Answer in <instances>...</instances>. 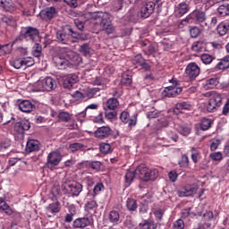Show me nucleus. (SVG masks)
Returning <instances> with one entry per match:
<instances>
[{"label": "nucleus", "mask_w": 229, "mask_h": 229, "mask_svg": "<svg viewBox=\"0 0 229 229\" xmlns=\"http://www.w3.org/2000/svg\"><path fill=\"white\" fill-rule=\"evenodd\" d=\"M53 62L57 69H67L70 64L73 65H80L82 59L80 55L69 50V48H57V54L54 55Z\"/></svg>", "instance_id": "1"}, {"label": "nucleus", "mask_w": 229, "mask_h": 229, "mask_svg": "<svg viewBox=\"0 0 229 229\" xmlns=\"http://www.w3.org/2000/svg\"><path fill=\"white\" fill-rule=\"evenodd\" d=\"M93 19L98 22H100V28L103 31H106L107 35H112V33L115 31L108 13H97L93 15Z\"/></svg>", "instance_id": "2"}, {"label": "nucleus", "mask_w": 229, "mask_h": 229, "mask_svg": "<svg viewBox=\"0 0 229 229\" xmlns=\"http://www.w3.org/2000/svg\"><path fill=\"white\" fill-rule=\"evenodd\" d=\"M55 89H56V80L53 79V77L39 79L34 83V90L36 92H51Z\"/></svg>", "instance_id": "3"}, {"label": "nucleus", "mask_w": 229, "mask_h": 229, "mask_svg": "<svg viewBox=\"0 0 229 229\" xmlns=\"http://www.w3.org/2000/svg\"><path fill=\"white\" fill-rule=\"evenodd\" d=\"M106 119L112 121L117 117V108H119V100L115 98H111L103 103Z\"/></svg>", "instance_id": "4"}, {"label": "nucleus", "mask_w": 229, "mask_h": 229, "mask_svg": "<svg viewBox=\"0 0 229 229\" xmlns=\"http://www.w3.org/2000/svg\"><path fill=\"white\" fill-rule=\"evenodd\" d=\"M62 191L64 194H71V196H80L83 191V185L76 181H66L62 185Z\"/></svg>", "instance_id": "5"}, {"label": "nucleus", "mask_w": 229, "mask_h": 229, "mask_svg": "<svg viewBox=\"0 0 229 229\" xmlns=\"http://www.w3.org/2000/svg\"><path fill=\"white\" fill-rule=\"evenodd\" d=\"M208 94L210 98L207 107L208 111L214 112V110L223 105V98H221V94L216 91H210Z\"/></svg>", "instance_id": "6"}, {"label": "nucleus", "mask_w": 229, "mask_h": 229, "mask_svg": "<svg viewBox=\"0 0 229 229\" xmlns=\"http://www.w3.org/2000/svg\"><path fill=\"white\" fill-rule=\"evenodd\" d=\"M170 83H173L174 86H168L165 88L163 91L164 98H175L182 92V88L178 87L180 82L176 79H171Z\"/></svg>", "instance_id": "7"}, {"label": "nucleus", "mask_w": 229, "mask_h": 229, "mask_svg": "<svg viewBox=\"0 0 229 229\" xmlns=\"http://www.w3.org/2000/svg\"><path fill=\"white\" fill-rule=\"evenodd\" d=\"M11 65L14 67V69H26V67H31L35 65V60L33 57H23V58H17L11 62Z\"/></svg>", "instance_id": "8"}, {"label": "nucleus", "mask_w": 229, "mask_h": 229, "mask_svg": "<svg viewBox=\"0 0 229 229\" xmlns=\"http://www.w3.org/2000/svg\"><path fill=\"white\" fill-rule=\"evenodd\" d=\"M62 162V154L58 151H52L47 157V167L53 169L55 165H58Z\"/></svg>", "instance_id": "9"}, {"label": "nucleus", "mask_w": 229, "mask_h": 229, "mask_svg": "<svg viewBox=\"0 0 229 229\" xmlns=\"http://www.w3.org/2000/svg\"><path fill=\"white\" fill-rule=\"evenodd\" d=\"M21 35L26 40H31V42H38V30L33 27H27L22 29Z\"/></svg>", "instance_id": "10"}, {"label": "nucleus", "mask_w": 229, "mask_h": 229, "mask_svg": "<svg viewBox=\"0 0 229 229\" xmlns=\"http://www.w3.org/2000/svg\"><path fill=\"white\" fill-rule=\"evenodd\" d=\"M201 69L196 63H190L185 69V74L189 80H194L199 76Z\"/></svg>", "instance_id": "11"}, {"label": "nucleus", "mask_w": 229, "mask_h": 229, "mask_svg": "<svg viewBox=\"0 0 229 229\" xmlns=\"http://www.w3.org/2000/svg\"><path fill=\"white\" fill-rule=\"evenodd\" d=\"M198 191V185L197 184H190L187 185L177 191V194L180 198H187L189 196H192L196 194Z\"/></svg>", "instance_id": "12"}, {"label": "nucleus", "mask_w": 229, "mask_h": 229, "mask_svg": "<svg viewBox=\"0 0 229 229\" xmlns=\"http://www.w3.org/2000/svg\"><path fill=\"white\" fill-rule=\"evenodd\" d=\"M155 3L153 2H148L146 3L145 4H143L140 8V13H138V15H140V17H142V19H148V17H149V15H151V13H153L154 10H155Z\"/></svg>", "instance_id": "13"}, {"label": "nucleus", "mask_w": 229, "mask_h": 229, "mask_svg": "<svg viewBox=\"0 0 229 229\" xmlns=\"http://www.w3.org/2000/svg\"><path fill=\"white\" fill-rule=\"evenodd\" d=\"M192 17H195L198 22H205V20L207 19L205 12L195 10L190 15H188V17H186L182 22H192Z\"/></svg>", "instance_id": "14"}, {"label": "nucleus", "mask_w": 229, "mask_h": 229, "mask_svg": "<svg viewBox=\"0 0 229 229\" xmlns=\"http://www.w3.org/2000/svg\"><path fill=\"white\" fill-rule=\"evenodd\" d=\"M91 225H92L91 218L81 217L73 221L72 226L73 228L85 229L87 228V226H90Z\"/></svg>", "instance_id": "15"}, {"label": "nucleus", "mask_w": 229, "mask_h": 229, "mask_svg": "<svg viewBox=\"0 0 229 229\" xmlns=\"http://www.w3.org/2000/svg\"><path fill=\"white\" fill-rule=\"evenodd\" d=\"M30 128H31V125L28 120L18 122L14 124V131H16L18 135H22V133L30 130Z\"/></svg>", "instance_id": "16"}, {"label": "nucleus", "mask_w": 229, "mask_h": 229, "mask_svg": "<svg viewBox=\"0 0 229 229\" xmlns=\"http://www.w3.org/2000/svg\"><path fill=\"white\" fill-rule=\"evenodd\" d=\"M190 10L191 7H189V4H187V2H182L175 6L174 13L176 17H182V15H185Z\"/></svg>", "instance_id": "17"}, {"label": "nucleus", "mask_w": 229, "mask_h": 229, "mask_svg": "<svg viewBox=\"0 0 229 229\" xmlns=\"http://www.w3.org/2000/svg\"><path fill=\"white\" fill-rule=\"evenodd\" d=\"M55 15H56V8L55 7H47L39 13V17L43 19V21H50Z\"/></svg>", "instance_id": "18"}, {"label": "nucleus", "mask_w": 229, "mask_h": 229, "mask_svg": "<svg viewBox=\"0 0 229 229\" xmlns=\"http://www.w3.org/2000/svg\"><path fill=\"white\" fill-rule=\"evenodd\" d=\"M76 83H78V75L69 74L64 78V89H71L72 87H74V85H76Z\"/></svg>", "instance_id": "19"}, {"label": "nucleus", "mask_w": 229, "mask_h": 229, "mask_svg": "<svg viewBox=\"0 0 229 229\" xmlns=\"http://www.w3.org/2000/svg\"><path fill=\"white\" fill-rule=\"evenodd\" d=\"M148 171V168L146 167L144 165H139L135 169L136 178H139L140 180H143V182H147Z\"/></svg>", "instance_id": "20"}, {"label": "nucleus", "mask_w": 229, "mask_h": 229, "mask_svg": "<svg viewBox=\"0 0 229 229\" xmlns=\"http://www.w3.org/2000/svg\"><path fill=\"white\" fill-rule=\"evenodd\" d=\"M18 108L24 114H30V112H33L34 106L30 100H22L18 105Z\"/></svg>", "instance_id": "21"}, {"label": "nucleus", "mask_w": 229, "mask_h": 229, "mask_svg": "<svg viewBox=\"0 0 229 229\" xmlns=\"http://www.w3.org/2000/svg\"><path fill=\"white\" fill-rule=\"evenodd\" d=\"M112 131V129L108 126H102L99 127L96 131H95V137L97 139H106V137H108Z\"/></svg>", "instance_id": "22"}, {"label": "nucleus", "mask_w": 229, "mask_h": 229, "mask_svg": "<svg viewBox=\"0 0 229 229\" xmlns=\"http://www.w3.org/2000/svg\"><path fill=\"white\" fill-rule=\"evenodd\" d=\"M182 110H192V105L188 102L177 103L174 108V114L178 115V114H182Z\"/></svg>", "instance_id": "23"}, {"label": "nucleus", "mask_w": 229, "mask_h": 229, "mask_svg": "<svg viewBox=\"0 0 229 229\" xmlns=\"http://www.w3.org/2000/svg\"><path fill=\"white\" fill-rule=\"evenodd\" d=\"M40 149V142L36 140H29L26 145L27 153H33V151H38Z\"/></svg>", "instance_id": "24"}, {"label": "nucleus", "mask_w": 229, "mask_h": 229, "mask_svg": "<svg viewBox=\"0 0 229 229\" xmlns=\"http://www.w3.org/2000/svg\"><path fill=\"white\" fill-rule=\"evenodd\" d=\"M85 210L90 214V216H94V214H96V210H98V202L96 200L88 201L85 206Z\"/></svg>", "instance_id": "25"}, {"label": "nucleus", "mask_w": 229, "mask_h": 229, "mask_svg": "<svg viewBox=\"0 0 229 229\" xmlns=\"http://www.w3.org/2000/svg\"><path fill=\"white\" fill-rule=\"evenodd\" d=\"M217 33L220 34L221 37L229 33V21H223L217 26Z\"/></svg>", "instance_id": "26"}, {"label": "nucleus", "mask_w": 229, "mask_h": 229, "mask_svg": "<svg viewBox=\"0 0 229 229\" xmlns=\"http://www.w3.org/2000/svg\"><path fill=\"white\" fill-rule=\"evenodd\" d=\"M1 21H4V24H7V26H12L13 28L17 26V19L12 15H4Z\"/></svg>", "instance_id": "27"}, {"label": "nucleus", "mask_w": 229, "mask_h": 229, "mask_svg": "<svg viewBox=\"0 0 229 229\" xmlns=\"http://www.w3.org/2000/svg\"><path fill=\"white\" fill-rule=\"evenodd\" d=\"M140 229H157L158 226L154 221L145 220L139 225Z\"/></svg>", "instance_id": "28"}, {"label": "nucleus", "mask_w": 229, "mask_h": 229, "mask_svg": "<svg viewBox=\"0 0 229 229\" xmlns=\"http://www.w3.org/2000/svg\"><path fill=\"white\" fill-rule=\"evenodd\" d=\"M217 69L220 71H225V69H229V55H225L220 62L216 64Z\"/></svg>", "instance_id": "29"}, {"label": "nucleus", "mask_w": 229, "mask_h": 229, "mask_svg": "<svg viewBox=\"0 0 229 229\" xmlns=\"http://www.w3.org/2000/svg\"><path fill=\"white\" fill-rule=\"evenodd\" d=\"M175 130L181 133V135H183V137H187L189 133H191V128L182 125V124H175L174 126Z\"/></svg>", "instance_id": "30"}, {"label": "nucleus", "mask_w": 229, "mask_h": 229, "mask_svg": "<svg viewBox=\"0 0 229 229\" xmlns=\"http://www.w3.org/2000/svg\"><path fill=\"white\" fill-rule=\"evenodd\" d=\"M212 126V122H210V119L208 118H203L199 123L200 130L203 131H207V130H209Z\"/></svg>", "instance_id": "31"}, {"label": "nucleus", "mask_w": 229, "mask_h": 229, "mask_svg": "<svg viewBox=\"0 0 229 229\" xmlns=\"http://www.w3.org/2000/svg\"><path fill=\"white\" fill-rule=\"evenodd\" d=\"M119 219H121V216L119 215V211L112 210L109 212V221L110 223H119Z\"/></svg>", "instance_id": "32"}, {"label": "nucleus", "mask_w": 229, "mask_h": 229, "mask_svg": "<svg viewBox=\"0 0 229 229\" xmlns=\"http://www.w3.org/2000/svg\"><path fill=\"white\" fill-rule=\"evenodd\" d=\"M137 178V174H135V170H128L125 174V182L129 185L133 182V179Z\"/></svg>", "instance_id": "33"}, {"label": "nucleus", "mask_w": 229, "mask_h": 229, "mask_svg": "<svg viewBox=\"0 0 229 229\" xmlns=\"http://www.w3.org/2000/svg\"><path fill=\"white\" fill-rule=\"evenodd\" d=\"M169 121H171V118L167 116H164L157 120V128H165V126L169 125Z\"/></svg>", "instance_id": "34"}, {"label": "nucleus", "mask_w": 229, "mask_h": 229, "mask_svg": "<svg viewBox=\"0 0 229 229\" xmlns=\"http://www.w3.org/2000/svg\"><path fill=\"white\" fill-rule=\"evenodd\" d=\"M56 38L59 40V42H62L63 44H66L67 40L69 38V36L64 32V30H58L56 32Z\"/></svg>", "instance_id": "35"}, {"label": "nucleus", "mask_w": 229, "mask_h": 229, "mask_svg": "<svg viewBox=\"0 0 229 229\" xmlns=\"http://www.w3.org/2000/svg\"><path fill=\"white\" fill-rule=\"evenodd\" d=\"M105 89V86H101V84L98 85L97 88H91L88 90L87 96L89 98H92L93 96H96L99 90H103Z\"/></svg>", "instance_id": "36"}, {"label": "nucleus", "mask_w": 229, "mask_h": 229, "mask_svg": "<svg viewBox=\"0 0 229 229\" xmlns=\"http://www.w3.org/2000/svg\"><path fill=\"white\" fill-rule=\"evenodd\" d=\"M157 178H158V170L148 168L147 174V182H149V180H157Z\"/></svg>", "instance_id": "37"}, {"label": "nucleus", "mask_w": 229, "mask_h": 229, "mask_svg": "<svg viewBox=\"0 0 229 229\" xmlns=\"http://www.w3.org/2000/svg\"><path fill=\"white\" fill-rule=\"evenodd\" d=\"M12 147V140H4L0 142V152L4 153Z\"/></svg>", "instance_id": "38"}, {"label": "nucleus", "mask_w": 229, "mask_h": 229, "mask_svg": "<svg viewBox=\"0 0 229 229\" xmlns=\"http://www.w3.org/2000/svg\"><path fill=\"white\" fill-rule=\"evenodd\" d=\"M126 207L130 212H135V210H137V201L132 199H128L126 201Z\"/></svg>", "instance_id": "39"}, {"label": "nucleus", "mask_w": 229, "mask_h": 229, "mask_svg": "<svg viewBox=\"0 0 229 229\" xmlns=\"http://www.w3.org/2000/svg\"><path fill=\"white\" fill-rule=\"evenodd\" d=\"M217 12L221 17H226V15H229V4L220 5Z\"/></svg>", "instance_id": "40"}, {"label": "nucleus", "mask_w": 229, "mask_h": 229, "mask_svg": "<svg viewBox=\"0 0 229 229\" xmlns=\"http://www.w3.org/2000/svg\"><path fill=\"white\" fill-rule=\"evenodd\" d=\"M12 47H13V43L1 45V55H10L12 53Z\"/></svg>", "instance_id": "41"}, {"label": "nucleus", "mask_w": 229, "mask_h": 229, "mask_svg": "<svg viewBox=\"0 0 229 229\" xmlns=\"http://www.w3.org/2000/svg\"><path fill=\"white\" fill-rule=\"evenodd\" d=\"M200 60L203 64H205L206 65H208L212 64V62H214V56H212L209 54H203L200 56Z\"/></svg>", "instance_id": "42"}, {"label": "nucleus", "mask_w": 229, "mask_h": 229, "mask_svg": "<svg viewBox=\"0 0 229 229\" xmlns=\"http://www.w3.org/2000/svg\"><path fill=\"white\" fill-rule=\"evenodd\" d=\"M32 55L36 58H38L42 55V46H40V44L35 43V45L33 47Z\"/></svg>", "instance_id": "43"}, {"label": "nucleus", "mask_w": 229, "mask_h": 229, "mask_svg": "<svg viewBox=\"0 0 229 229\" xmlns=\"http://www.w3.org/2000/svg\"><path fill=\"white\" fill-rule=\"evenodd\" d=\"M199 158H201V153L198 149L192 148H191V160H192V162H194L195 164H198Z\"/></svg>", "instance_id": "44"}, {"label": "nucleus", "mask_w": 229, "mask_h": 229, "mask_svg": "<svg viewBox=\"0 0 229 229\" xmlns=\"http://www.w3.org/2000/svg\"><path fill=\"white\" fill-rule=\"evenodd\" d=\"M47 210L52 212V214H58V212H60V202L49 204Z\"/></svg>", "instance_id": "45"}, {"label": "nucleus", "mask_w": 229, "mask_h": 229, "mask_svg": "<svg viewBox=\"0 0 229 229\" xmlns=\"http://www.w3.org/2000/svg\"><path fill=\"white\" fill-rule=\"evenodd\" d=\"M180 167H189V156L182 155L178 161Z\"/></svg>", "instance_id": "46"}, {"label": "nucleus", "mask_w": 229, "mask_h": 229, "mask_svg": "<svg viewBox=\"0 0 229 229\" xmlns=\"http://www.w3.org/2000/svg\"><path fill=\"white\" fill-rule=\"evenodd\" d=\"M79 51L81 53V55H84V56H89V55H90V47L89 44L85 43L81 46Z\"/></svg>", "instance_id": "47"}, {"label": "nucleus", "mask_w": 229, "mask_h": 229, "mask_svg": "<svg viewBox=\"0 0 229 229\" xmlns=\"http://www.w3.org/2000/svg\"><path fill=\"white\" fill-rule=\"evenodd\" d=\"M209 157L211 160H214V162H221V160H223V153L213 152L209 155Z\"/></svg>", "instance_id": "48"}, {"label": "nucleus", "mask_w": 229, "mask_h": 229, "mask_svg": "<svg viewBox=\"0 0 229 229\" xmlns=\"http://www.w3.org/2000/svg\"><path fill=\"white\" fill-rule=\"evenodd\" d=\"M217 85V80L216 79H209L206 81L204 85V89H214Z\"/></svg>", "instance_id": "49"}, {"label": "nucleus", "mask_w": 229, "mask_h": 229, "mask_svg": "<svg viewBox=\"0 0 229 229\" xmlns=\"http://www.w3.org/2000/svg\"><path fill=\"white\" fill-rule=\"evenodd\" d=\"M100 151L101 153H104L105 155L110 153L112 151V147L108 143H102L100 144Z\"/></svg>", "instance_id": "50"}, {"label": "nucleus", "mask_w": 229, "mask_h": 229, "mask_svg": "<svg viewBox=\"0 0 229 229\" xmlns=\"http://www.w3.org/2000/svg\"><path fill=\"white\" fill-rule=\"evenodd\" d=\"M122 85H131V76L123 73L121 80Z\"/></svg>", "instance_id": "51"}, {"label": "nucleus", "mask_w": 229, "mask_h": 229, "mask_svg": "<svg viewBox=\"0 0 229 229\" xmlns=\"http://www.w3.org/2000/svg\"><path fill=\"white\" fill-rule=\"evenodd\" d=\"M58 118L60 121H63V123H67L68 121H71V114H69L67 112H61Z\"/></svg>", "instance_id": "52"}, {"label": "nucleus", "mask_w": 229, "mask_h": 229, "mask_svg": "<svg viewBox=\"0 0 229 229\" xmlns=\"http://www.w3.org/2000/svg\"><path fill=\"white\" fill-rule=\"evenodd\" d=\"M70 151H72V153H74V151H80V149L83 148V144L81 143H72L70 145Z\"/></svg>", "instance_id": "53"}, {"label": "nucleus", "mask_w": 229, "mask_h": 229, "mask_svg": "<svg viewBox=\"0 0 229 229\" xmlns=\"http://www.w3.org/2000/svg\"><path fill=\"white\" fill-rule=\"evenodd\" d=\"M89 169H93L94 171H99V169H101V162L89 161Z\"/></svg>", "instance_id": "54"}, {"label": "nucleus", "mask_w": 229, "mask_h": 229, "mask_svg": "<svg viewBox=\"0 0 229 229\" xmlns=\"http://www.w3.org/2000/svg\"><path fill=\"white\" fill-rule=\"evenodd\" d=\"M191 49L195 53H201L203 51V44L201 42H196L192 45Z\"/></svg>", "instance_id": "55"}, {"label": "nucleus", "mask_w": 229, "mask_h": 229, "mask_svg": "<svg viewBox=\"0 0 229 229\" xmlns=\"http://www.w3.org/2000/svg\"><path fill=\"white\" fill-rule=\"evenodd\" d=\"M136 60H140L139 64L140 65L145 69V71H149V64H148V63L144 62V59L142 58V56L140 55H137L136 56Z\"/></svg>", "instance_id": "56"}, {"label": "nucleus", "mask_w": 229, "mask_h": 229, "mask_svg": "<svg viewBox=\"0 0 229 229\" xmlns=\"http://www.w3.org/2000/svg\"><path fill=\"white\" fill-rule=\"evenodd\" d=\"M199 33H201V30H199V28L198 27H192L190 30V35L192 38H197V37L199 36Z\"/></svg>", "instance_id": "57"}, {"label": "nucleus", "mask_w": 229, "mask_h": 229, "mask_svg": "<svg viewBox=\"0 0 229 229\" xmlns=\"http://www.w3.org/2000/svg\"><path fill=\"white\" fill-rule=\"evenodd\" d=\"M101 191H105V185H103V182H98L94 186L93 192L98 195Z\"/></svg>", "instance_id": "58"}, {"label": "nucleus", "mask_w": 229, "mask_h": 229, "mask_svg": "<svg viewBox=\"0 0 229 229\" xmlns=\"http://www.w3.org/2000/svg\"><path fill=\"white\" fill-rule=\"evenodd\" d=\"M75 117L77 121H80V123H83V121H85V117H87V111H85L84 109L81 113H78L77 114H75Z\"/></svg>", "instance_id": "59"}, {"label": "nucleus", "mask_w": 229, "mask_h": 229, "mask_svg": "<svg viewBox=\"0 0 229 229\" xmlns=\"http://www.w3.org/2000/svg\"><path fill=\"white\" fill-rule=\"evenodd\" d=\"M185 228V224L183 223V220L178 219L174 224V229H183Z\"/></svg>", "instance_id": "60"}, {"label": "nucleus", "mask_w": 229, "mask_h": 229, "mask_svg": "<svg viewBox=\"0 0 229 229\" xmlns=\"http://www.w3.org/2000/svg\"><path fill=\"white\" fill-rule=\"evenodd\" d=\"M126 124H128V126L130 128H131V126H136V124H137V114H134L131 118H129L128 121L126 122Z\"/></svg>", "instance_id": "61"}, {"label": "nucleus", "mask_w": 229, "mask_h": 229, "mask_svg": "<svg viewBox=\"0 0 229 229\" xmlns=\"http://www.w3.org/2000/svg\"><path fill=\"white\" fill-rule=\"evenodd\" d=\"M120 119L122 123H124V124H126V123H128V120L130 119V114H128V112L126 111L122 112Z\"/></svg>", "instance_id": "62"}, {"label": "nucleus", "mask_w": 229, "mask_h": 229, "mask_svg": "<svg viewBox=\"0 0 229 229\" xmlns=\"http://www.w3.org/2000/svg\"><path fill=\"white\" fill-rule=\"evenodd\" d=\"M79 169H83V171H87V169H90V161H83L80 163Z\"/></svg>", "instance_id": "63"}, {"label": "nucleus", "mask_w": 229, "mask_h": 229, "mask_svg": "<svg viewBox=\"0 0 229 229\" xmlns=\"http://www.w3.org/2000/svg\"><path fill=\"white\" fill-rule=\"evenodd\" d=\"M168 178L170 181L174 182H176V180H178V174L176 173V171H170L168 173Z\"/></svg>", "instance_id": "64"}]
</instances>
